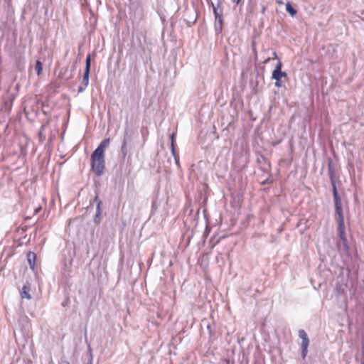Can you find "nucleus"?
I'll list each match as a JSON object with an SVG mask.
<instances>
[{
    "label": "nucleus",
    "instance_id": "1",
    "mask_svg": "<svg viewBox=\"0 0 364 364\" xmlns=\"http://www.w3.org/2000/svg\"><path fill=\"white\" fill-rule=\"evenodd\" d=\"M109 143V138L103 139L91 155V168L97 176L104 173L105 168V152Z\"/></svg>",
    "mask_w": 364,
    "mask_h": 364
},
{
    "label": "nucleus",
    "instance_id": "2",
    "mask_svg": "<svg viewBox=\"0 0 364 364\" xmlns=\"http://www.w3.org/2000/svg\"><path fill=\"white\" fill-rule=\"evenodd\" d=\"M333 196L335 203L336 213L338 216V231L340 238L338 247L341 249V246L342 245L343 246V250H347L348 247L347 245V239L346 237V230L344 225V217L343 213L342 203L337 189L334 188V191H333Z\"/></svg>",
    "mask_w": 364,
    "mask_h": 364
},
{
    "label": "nucleus",
    "instance_id": "3",
    "mask_svg": "<svg viewBox=\"0 0 364 364\" xmlns=\"http://www.w3.org/2000/svg\"><path fill=\"white\" fill-rule=\"evenodd\" d=\"M223 0H216L215 2H210L213 7V14L215 16V30L216 33H220L222 31L223 26Z\"/></svg>",
    "mask_w": 364,
    "mask_h": 364
},
{
    "label": "nucleus",
    "instance_id": "4",
    "mask_svg": "<svg viewBox=\"0 0 364 364\" xmlns=\"http://www.w3.org/2000/svg\"><path fill=\"white\" fill-rule=\"evenodd\" d=\"M91 66V57L88 55L85 60V68L84 70L81 85L78 87V92H83L89 84V76Z\"/></svg>",
    "mask_w": 364,
    "mask_h": 364
},
{
    "label": "nucleus",
    "instance_id": "5",
    "mask_svg": "<svg viewBox=\"0 0 364 364\" xmlns=\"http://www.w3.org/2000/svg\"><path fill=\"white\" fill-rule=\"evenodd\" d=\"M328 176L331 181V183L332 186V191H334L335 189H337L336 185V181L337 179L336 173V166L333 163V161L332 159L328 158Z\"/></svg>",
    "mask_w": 364,
    "mask_h": 364
},
{
    "label": "nucleus",
    "instance_id": "6",
    "mask_svg": "<svg viewBox=\"0 0 364 364\" xmlns=\"http://www.w3.org/2000/svg\"><path fill=\"white\" fill-rule=\"evenodd\" d=\"M299 336L302 339L301 342V355L302 358L305 359L308 353V346L309 344V340L308 336L304 330H299Z\"/></svg>",
    "mask_w": 364,
    "mask_h": 364
},
{
    "label": "nucleus",
    "instance_id": "7",
    "mask_svg": "<svg viewBox=\"0 0 364 364\" xmlns=\"http://www.w3.org/2000/svg\"><path fill=\"white\" fill-rule=\"evenodd\" d=\"M282 64L280 60H279L276 65L274 70L272 72V78L277 81H280L282 77L287 76V73L285 72L282 71Z\"/></svg>",
    "mask_w": 364,
    "mask_h": 364
},
{
    "label": "nucleus",
    "instance_id": "8",
    "mask_svg": "<svg viewBox=\"0 0 364 364\" xmlns=\"http://www.w3.org/2000/svg\"><path fill=\"white\" fill-rule=\"evenodd\" d=\"M94 202H95L97 203L96 213H95V216L94 218V222L96 224H99L101 221V214L102 213V209L101 208L102 202L99 199L97 196H96L95 197Z\"/></svg>",
    "mask_w": 364,
    "mask_h": 364
},
{
    "label": "nucleus",
    "instance_id": "9",
    "mask_svg": "<svg viewBox=\"0 0 364 364\" xmlns=\"http://www.w3.org/2000/svg\"><path fill=\"white\" fill-rule=\"evenodd\" d=\"M129 140V134L128 132L126 131L124 135L122 146H121V156L123 159H125V157L127 155V143Z\"/></svg>",
    "mask_w": 364,
    "mask_h": 364
},
{
    "label": "nucleus",
    "instance_id": "10",
    "mask_svg": "<svg viewBox=\"0 0 364 364\" xmlns=\"http://www.w3.org/2000/svg\"><path fill=\"white\" fill-rule=\"evenodd\" d=\"M36 254L34 252H28L27 255L28 261L31 269H34L36 265Z\"/></svg>",
    "mask_w": 364,
    "mask_h": 364
},
{
    "label": "nucleus",
    "instance_id": "11",
    "mask_svg": "<svg viewBox=\"0 0 364 364\" xmlns=\"http://www.w3.org/2000/svg\"><path fill=\"white\" fill-rule=\"evenodd\" d=\"M174 137L175 134L173 133L171 135V153L172 155L174 156L175 161L176 164H178V156L176 155V149H175V144H174Z\"/></svg>",
    "mask_w": 364,
    "mask_h": 364
},
{
    "label": "nucleus",
    "instance_id": "12",
    "mask_svg": "<svg viewBox=\"0 0 364 364\" xmlns=\"http://www.w3.org/2000/svg\"><path fill=\"white\" fill-rule=\"evenodd\" d=\"M30 287L27 285H24L22 288L21 296L22 299H31V296L29 294Z\"/></svg>",
    "mask_w": 364,
    "mask_h": 364
},
{
    "label": "nucleus",
    "instance_id": "13",
    "mask_svg": "<svg viewBox=\"0 0 364 364\" xmlns=\"http://www.w3.org/2000/svg\"><path fill=\"white\" fill-rule=\"evenodd\" d=\"M286 10L292 16L296 14V9H294L291 4L289 2L286 4Z\"/></svg>",
    "mask_w": 364,
    "mask_h": 364
},
{
    "label": "nucleus",
    "instance_id": "14",
    "mask_svg": "<svg viewBox=\"0 0 364 364\" xmlns=\"http://www.w3.org/2000/svg\"><path fill=\"white\" fill-rule=\"evenodd\" d=\"M35 69L38 75H40L42 72V63L40 60H37L35 65Z\"/></svg>",
    "mask_w": 364,
    "mask_h": 364
},
{
    "label": "nucleus",
    "instance_id": "15",
    "mask_svg": "<svg viewBox=\"0 0 364 364\" xmlns=\"http://www.w3.org/2000/svg\"><path fill=\"white\" fill-rule=\"evenodd\" d=\"M361 355H362V359H361L360 364H364V336H363L362 340H361Z\"/></svg>",
    "mask_w": 364,
    "mask_h": 364
},
{
    "label": "nucleus",
    "instance_id": "16",
    "mask_svg": "<svg viewBox=\"0 0 364 364\" xmlns=\"http://www.w3.org/2000/svg\"><path fill=\"white\" fill-rule=\"evenodd\" d=\"M281 85H281V82H280V81H277V80H276V82H275V86H276V87H281Z\"/></svg>",
    "mask_w": 364,
    "mask_h": 364
},
{
    "label": "nucleus",
    "instance_id": "17",
    "mask_svg": "<svg viewBox=\"0 0 364 364\" xmlns=\"http://www.w3.org/2000/svg\"><path fill=\"white\" fill-rule=\"evenodd\" d=\"M273 58H274V59L277 58V55L276 52L273 53Z\"/></svg>",
    "mask_w": 364,
    "mask_h": 364
},
{
    "label": "nucleus",
    "instance_id": "18",
    "mask_svg": "<svg viewBox=\"0 0 364 364\" xmlns=\"http://www.w3.org/2000/svg\"><path fill=\"white\" fill-rule=\"evenodd\" d=\"M240 0H237L236 4H238L240 3Z\"/></svg>",
    "mask_w": 364,
    "mask_h": 364
},
{
    "label": "nucleus",
    "instance_id": "19",
    "mask_svg": "<svg viewBox=\"0 0 364 364\" xmlns=\"http://www.w3.org/2000/svg\"><path fill=\"white\" fill-rule=\"evenodd\" d=\"M64 364H70L68 362H65Z\"/></svg>",
    "mask_w": 364,
    "mask_h": 364
}]
</instances>
